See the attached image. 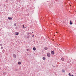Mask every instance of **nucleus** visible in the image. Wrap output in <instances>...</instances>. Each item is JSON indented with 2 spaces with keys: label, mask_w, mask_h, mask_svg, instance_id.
Segmentation results:
<instances>
[{
  "label": "nucleus",
  "mask_w": 76,
  "mask_h": 76,
  "mask_svg": "<svg viewBox=\"0 0 76 76\" xmlns=\"http://www.w3.org/2000/svg\"><path fill=\"white\" fill-rule=\"evenodd\" d=\"M47 56L48 57H50V56H51V54L49 53H47Z\"/></svg>",
  "instance_id": "f257e3e1"
},
{
  "label": "nucleus",
  "mask_w": 76,
  "mask_h": 76,
  "mask_svg": "<svg viewBox=\"0 0 76 76\" xmlns=\"http://www.w3.org/2000/svg\"><path fill=\"white\" fill-rule=\"evenodd\" d=\"M51 53L52 55H54L55 53L54 51H53L52 50L51 51Z\"/></svg>",
  "instance_id": "f03ea898"
},
{
  "label": "nucleus",
  "mask_w": 76,
  "mask_h": 76,
  "mask_svg": "<svg viewBox=\"0 0 76 76\" xmlns=\"http://www.w3.org/2000/svg\"><path fill=\"white\" fill-rule=\"evenodd\" d=\"M15 34L16 35H19V32H16L15 33Z\"/></svg>",
  "instance_id": "7ed1b4c3"
},
{
  "label": "nucleus",
  "mask_w": 76,
  "mask_h": 76,
  "mask_svg": "<svg viewBox=\"0 0 76 76\" xmlns=\"http://www.w3.org/2000/svg\"><path fill=\"white\" fill-rule=\"evenodd\" d=\"M13 56L14 58H16V55H15V54H13Z\"/></svg>",
  "instance_id": "20e7f679"
},
{
  "label": "nucleus",
  "mask_w": 76,
  "mask_h": 76,
  "mask_svg": "<svg viewBox=\"0 0 76 76\" xmlns=\"http://www.w3.org/2000/svg\"><path fill=\"white\" fill-rule=\"evenodd\" d=\"M44 49L45 50H48V48L47 47H45L44 48Z\"/></svg>",
  "instance_id": "39448f33"
},
{
  "label": "nucleus",
  "mask_w": 76,
  "mask_h": 76,
  "mask_svg": "<svg viewBox=\"0 0 76 76\" xmlns=\"http://www.w3.org/2000/svg\"><path fill=\"white\" fill-rule=\"evenodd\" d=\"M61 60L63 61L64 60V59L63 57H62L61 58Z\"/></svg>",
  "instance_id": "423d86ee"
},
{
  "label": "nucleus",
  "mask_w": 76,
  "mask_h": 76,
  "mask_svg": "<svg viewBox=\"0 0 76 76\" xmlns=\"http://www.w3.org/2000/svg\"><path fill=\"white\" fill-rule=\"evenodd\" d=\"M8 19L9 20H12V18L10 17H8Z\"/></svg>",
  "instance_id": "0eeeda50"
},
{
  "label": "nucleus",
  "mask_w": 76,
  "mask_h": 76,
  "mask_svg": "<svg viewBox=\"0 0 76 76\" xmlns=\"http://www.w3.org/2000/svg\"><path fill=\"white\" fill-rule=\"evenodd\" d=\"M45 57H43L42 58V60H45Z\"/></svg>",
  "instance_id": "6e6552de"
},
{
  "label": "nucleus",
  "mask_w": 76,
  "mask_h": 76,
  "mask_svg": "<svg viewBox=\"0 0 76 76\" xmlns=\"http://www.w3.org/2000/svg\"><path fill=\"white\" fill-rule=\"evenodd\" d=\"M33 50L34 51H35L36 50V48L35 47H34L33 48Z\"/></svg>",
  "instance_id": "1a4fd4ad"
},
{
  "label": "nucleus",
  "mask_w": 76,
  "mask_h": 76,
  "mask_svg": "<svg viewBox=\"0 0 76 76\" xmlns=\"http://www.w3.org/2000/svg\"><path fill=\"white\" fill-rule=\"evenodd\" d=\"M29 38H30V37L28 35L27 36V38H28V39H29Z\"/></svg>",
  "instance_id": "9d476101"
},
{
  "label": "nucleus",
  "mask_w": 76,
  "mask_h": 76,
  "mask_svg": "<svg viewBox=\"0 0 76 76\" xmlns=\"http://www.w3.org/2000/svg\"><path fill=\"white\" fill-rule=\"evenodd\" d=\"M70 25H72V24H73V23L72 22V21L71 20L70 21Z\"/></svg>",
  "instance_id": "9b49d317"
},
{
  "label": "nucleus",
  "mask_w": 76,
  "mask_h": 76,
  "mask_svg": "<svg viewBox=\"0 0 76 76\" xmlns=\"http://www.w3.org/2000/svg\"><path fill=\"white\" fill-rule=\"evenodd\" d=\"M18 64H22V63L21 62L19 61L18 62Z\"/></svg>",
  "instance_id": "f8f14e48"
},
{
  "label": "nucleus",
  "mask_w": 76,
  "mask_h": 76,
  "mask_svg": "<svg viewBox=\"0 0 76 76\" xmlns=\"http://www.w3.org/2000/svg\"><path fill=\"white\" fill-rule=\"evenodd\" d=\"M62 72L64 73V72H65V70H64V69H62Z\"/></svg>",
  "instance_id": "ddd939ff"
},
{
  "label": "nucleus",
  "mask_w": 76,
  "mask_h": 76,
  "mask_svg": "<svg viewBox=\"0 0 76 76\" xmlns=\"http://www.w3.org/2000/svg\"><path fill=\"white\" fill-rule=\"evenodd\" d=\"M1 50H3V47L2 46L1 47Z\"/></svg>",
  "instance_id": "4468645a"
},
{
  "label": "nucleus",
  "mask_w": 76,
  "mask_h": 76,
  "mask_svg": "<svg viewBox=\"0 0 76 76\" xmlns=\"http://www.w3.org/2000/svg\"><path fill=\"white\" fill-rule=\"evenodd\" d=\"M27 35H29V33H27Z\"/></svg>",
  "instance_id": "2eb2a0df"
},
{
  "label": "nucleus",
  "mask_w": 76,
  "mask_h": 76,
  "mask_svg": "<svg viewBox=\"0 0 76 76\" xmlns=\"http://www.w3.org/2000/svg\"><path fill=\"white\" fill-rule=\"evenodd\" d=\"M0 46H2L3 44H0Z\"/></svg>",
  "instance_id": "dca6fc26"
},
{
  "label": "nucleus",
  "mask_w": 76,
  "mask_h": 76,
  "mask_svg": "<svg viewBox=\"0 0 76 76\" xmlns=\"http://www.w3.org/2000/svg\"><path fill=\"white\" fill-rule=\"evenodd\" d=\"M24 38H26V35H24Z\"/></svg>",
  "instance_id": "f3484780"
},
{
  "label": "nucleus",
  "mask_w": 76,
  "mask_h": 76,
  "mask_svg": "<svg viewBox=\"0 0 76 76\" xmlns=\"http://www.w3.org/2000/svg\"><path fill=\"white\" fill-rule=\"evenodd\" d=\"M70 75H71L70 73H69V76H70Z\"/></svg>",
  "instance_id": "a211bd4d"
},
{
  "label": "nucleus",
  "mask_w": 76,
  "mask_h": 76,
  "mask_svg": "<svg viewBox=\"0 0 76 76\" xmlns=\"http://www.w3.org/2000/svg\"><path fill=\"white\" fill-rule=\"evenodd\" d=\"M23 28H24V25H23Z\"/></svg>",
  "instance_id": "6ab92c4d"
},
{
  "label": "nucleus",
  "mask_w": 76,
  "mask_h": 76,
  "mask_svg": "<svg viewBox=\"0 0 76 76\" xmlns=\"http://www.w3.org/2000/svg\"><path fill=\"white\" fill-rule=\"evenodd\" d=\"M70 76H74V75H70Z\"/></svg>",
  "instance_id": "aec40b11"
},
{
  "label": "nucleus",
  "mask_w": 76,
  "mask_h": 76,
  "mask_svg": "<svg viewBox=\"0 0 76 76\" xmlns=\"http://www.w3.org/2000/svg\"><path fill=\"white\" fill-rule=\"evenodd\" d=\"M31 33H29V34H30V35H31Z\"/></svg>",
  "instance_id": "412c9836"
},
{
  "label": "nucleus",
  "mask_w": 76,
  "mask_h": 76,
  "mask_svg": "<svg viewBox=\"0 0 76 76\" xmlns=\"http://www.w3.org/2000/svg\"><path fill=\"white\" fill-rule=\"evenodd\" d=\"M34 37V35H33L32 36V37Z\"/></svg>",
  "instance_id": "4be33fe9"
},
{
  "label": "nucleus",
  "mask_w": 76,
  "mask_h": 76,
  "mask_svg": "<svg viewBox=\"0 0 76 76\" xmlns=\"http://www.w3.org/2000/svg\"><path fill=\"white\" fill-rule=\"evenodd\" d=\"M24 29H25L26 28V27H24Z\"/></svg>",
  "instance_id": "5701e85b"
},
{
  "label": "nucleus",
  "mask_w": 76,
  "mask_h": 76,
  "mask_svg": "<svg viewBox=\"0 0 76 76\" xmlns=\"http://www.w3.org/2000/svg\"><path fill=\"white\" fill-rule=\"evenodd\" d=\"M27 51H29V49H27L26 50Z\"/></svg>",
  "instance_id": "b1692460"
},
{
  "label": "nucleus",
  "mask_w": 76,
  "mask_h": 76,
  "mask_svg": "<svg viewBox=\"0 0 76 76\" xmlns=\"http://www.w3.org/2000/svg\"><path fill=\"white\" fill-rule=\"evenodd\" d=\"M53 66L54 67H55V66L53 65Z\"/></svg>",
  "instance_id": "393cba45"
},
{
  "label": "nucleus",
  "mask_w": 76,
  "mask_h": 76,
  "mask_svg": "<svg viewBox=\"0 0 76 76\" xmlns=\"http://www.w3.org/2000/svg\"><path fill=\"white\" fill-rule=\"evenodd\" d=\"M15 26H16V24L15 25Z\"/></svg>",
  "instance_id": "a878e982"
},
{
  "label": "nucleus",
  "mask_w": 76,
  "mask_h": 76,
  "mask_svg": "<svg viewBox=\"0 0 76 76\" xmlns=\"http://www.w3.org/2000/svg\"><path fill=\"white\" fill-rule=\"evenodd\" d=\"M0 22H1V21L0 20Z\"/></svg>",
  "instance_id": "bb28decb"
},
{
  "label": "nucleus",
  "mask_w": 76,
  "mask_h": 76,
  "mask_svg": "<svg viewBox=\"0 0 76 76\" xmlns=\"http://www.w3.org/2000/svg\"><path fill=\"white\" fill-rule=\"evenodd\" d=\"M32 33H33V32H32Z\"/></svg>",
  "instance_id": "cd10ccee"
},
{
  "label": "nucleus",
  "mask_w": 76,
  "mask_h": 76,
  "mask_svg": "<svg viewBox=\"0 0 76 76\" xmlns=\"http://www.w3.org/2000/svg\"><path fill=\"white\" fill-rule=\"evenodd\" d=\"M57 45H58V44H57Z\"/></svg>",
  "instance_id": "c85d7f7f"
}]
</instances>
